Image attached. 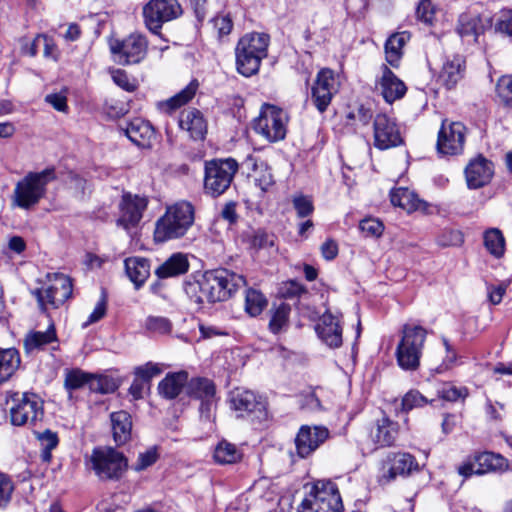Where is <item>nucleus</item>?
Instances as JSON below:
<instances>
[{"label": "nucleus", "instance_id": "1", "mask_svg": "<svg viewBox=\"0 0 512 512\" xmlns=\"http://www.w3.org/2000/svg\"><path fill=\"white\" fill-rule=\"evenodd\" d=\"M245 285L246 280L242 275L227 269H216L205 272L199 282L190 285V289H199L197 303L205 301L214 303L226 300L232 293Z\"/></svg>", "mask_w": 512, "mask_h": 512}, {"label": "nucleus", "instance_id": "2", "mask_svg": "<svg viewBox=\"0 0 512 512\" xmlns=\"http://www.w3.org/2000/svg\"><path fill=\"white\" fill-rule=\"evenodd\" d=\"M195 220L194 206L188 201H178L166 208L155 224L154 240L164 243L184 237Z\"/></svg>", "mask_w": 512, "mask_h": 512}, {"label": "nucleus", "instance_id": "3", "mask_svg": "<svg viewBox=\"0 0 512 512\" xmlns=\"http://www.w3.org/2000/svg\"><path fill=\"white\" fill-rule=\"evenodd\" d=\"M270 37L265 33H248L241 37L235 48L236 66L240 74L250 77L259 71L261 61L267 57Z\"/></svg>", "mask_w": 512, "mask_h": 512}, {"label": "nucleus", "instance_id": "4", "mask_svg": "<svg viewBox=\"0 0 512 512\" xmlns=\"http://www.w3.org/2000/svg\"><path fill=\"white\" fill-rule=\"evenodd\" d=\"M56 180L53 167L42 171L29 172L15 185L12 202L15 206L28 210L39 203L47 192V185Z\"/></svg>", "mask_w": 512, "mask_h": 512}, {"label": "nucleus", "instance_id": "5", "mask_svg": "<svg viewBox=\"0 0 512 512\" xmlns=\"http://www.w3.org/2000/svg\"><path fill=\"white\" fill-rule=\"evenodd\" d=\"M401 334L396 348L397 363L404 370L415 371L420 365L427 331L420 325L405 324Z\"/></svg>", "mask_w": 512, "mask_h": 512}, {"label": "nucleus", "instance_id": "6", "mask_svg": "<svg viewBox=\"0 0 512 512\" xmlns=\"http://www.w3.org/2000/svg\"><path fill=\"white\" fill-rule=\"evenodd\" d=\"M86 466L101 480H118L128 467L125 456L112 447H96L86 458Z\"/></svg>", "mask_w": 512, "mask_h": 512}, {"label": "nucleus", "instance_id": "7", "mask_svg": "<svg viewBox=\"0 0 512 512\" xmlns=\"http://www.w3.org/2000/svg\"><path fill=\"white\" fill-rule=\"evenodd\" d=\"M340 493L332 481H317L296 512H342Z\"/></svg>", "mask_w": 512, "mask_h": 512}, {"label": "nucleus", "instance_id": "8", "mask_svg": "<svg viewBox=\"0 0 512 512\" xmlns=\"http://www.w3.org/2000/svg\"><path fill=\"white\" fill-rule=\"evenodd\" d=\"M238 168V163L232 158L207 161L204 169L205 193L212 197L222 195L230 187Z\"/></svg>", "mask_w": 512, "mask_h": 512}, {"label": "nucleus", "instance_id": "9", "mask_svg": "<svg viewBox=\"0 0 512 512\" xmlns=\"http://www.w3.org/2000/svg\"><path fill=\"white\" fill-rule=\"evenodd\" d=\"M9 413L14 426H35L43 419V402L34 393H15L11 398Z\"/></svg>", "mask_w": 512, "mask_h": 512}, {"label": "nucleus", "instance_id": "10", "mask_svg": "<svg viewBox=\"0 0 512 512\" xmlns=\"http://www.w3.org/2000/svg\"><path fill=\"white\" fill-rule=\"evenodd\" d=\"M287 122L288 115L283 109L264 104L254 121V130L268 141L276 142L285 138Z\"/></svg>", "mask_w": 512, "mask_h": 512}, {"label": "nucleus", "instance_id": "11", "mask_svg": "<svg viewBox=\"0 0 512 512\" xmlns=\"http://www.w3.org/2000/svg\"><path fill=\"white\" fill-rule=\"evenodd\" d=\"M230 408L238 418L263 421L267 418L266 403L253 391L235 388L229 393Z\"/></svg>", "mask_w": 512, "mask_h": 512}, {"label": "nucleus", "instance_id": "12", "mask_svg": "<svg viewBox=\"0 0 512 512\" xmlns=\"http://www.w3.org/2000/svg\"><path fill=\"white\" fill-rule=\"evenodd\" d=\"M142 14L147 29L158 34L164 23L181 16L182 7L177 0H150L143 6Z\"/></svg>", "mask_w": 512, "mask_h": 512}, {"label": "nucleus", "instance_id": "13", "mask_svg": "<svg viewBox=\"0 0 512 512\" xmlns=\"http://www.w3.org/2000/svg\"><path fill=\"white\" fill-rule=\"evenodd\" d=\"M109 47L119 64H138L146 57L148 41L144 35L132 33L122 40H111Z\"/></svg>", "mask_w": 512, "mask_h": 512}, {"label": "nucleus", "instance_id": "14", "mask_svg": "<svg viewBox=\"0 0 512 512\" xmlns=\"http://www.w3.org/2000/svg\"><path fill=\"white\" fill-rule=\"evenodd\" d=\"M48 284L42 289H37L34 295L42 309L47 305L57 308L71 297L73 285L70 277L55 273L48 276Z\"/></svg>", "mask_w": 512, "mask_h": 512}, {"label": "nucleus", "instance_id": "15", "mask_svg": "<svg viewBox=\"0 0 512 512\" xmlns=\"http://www.w3.org/2000/svg\"><path fill=\"white\" fill-rule=\"evenodd\" d=\"M507 469L508 460L505 457L498 453L484 451L469 457L458 467V473L463 477H470Z\"/></svg>", "mask_w": 512, "mask_h": 512}, {"label": "nucleus", "instance_id": "16", "mask_svg": "<svg viewBox=\"0 0 512 512\" xmlns=\"http://www.w3.org/2000/svg\"><path fill=\"white\" fill-rule=\"evenodd\" d=\"M418 469L419 465L413 455L406 452H389L382 460L378 481L385 485L398 476L406 477Z\"/></svg>", "mask_w": 512, "mask_h": 512}, {"label": "nucleus", "instance_id": "17", "mask_svg": "<svg viewBox=\"0 0 512 512\" xmlns=\"http://www.w3.org/2000/svg\"><path fill=\"white\" fill-rule=\"evenodd\" d=\"M340 76L329 68L321 69L312 86V101L319 112L326 111L340 88Z\"/></svg>", "mask_w": 512, "mask_h": 512}, {"label": "nucleus", "instance_id": "18", "mask_svg": "<svg viewBox=\"0 0 512 512\" xmlns=\"http://www.w3.org/2000/svg\"><path fill=\"white\" fill-rule=\"evenodd\" d=\"M466 132L467 129L461 122L443 120L438 132L437 151L443 155H458L462 153Z\"/></svg>", "mask_w": 512, "mask_h": 512}, {"label": "nucleus", "instance_id": "19", "mask_svg": "<svg viewBox=\"0 0 512 512\" xmlns=\"http://www.w3.org/2000/svg\"><path fill=\"white\" fill-rule=\"evenodd\" d=\"M147 206V197L124 193L119 204L118 226L123 227L127 231L136 227L140 223Z\"/></svg>", "mask_w": 512, "mask_h": 512}, {"label": "nucleus", "instance_id": "20", "mask_svg": "<svg viewBox=\"0 0 512 512\" xmlns=\"http://www.w3.org/2000/svg\"><path fill=\"white\" fill-rule=\"evenodd\" d=\"M374 145L380 150L396 147L403 142L395 119L387 114H377L374 119Z\"/></svg>", "mask_w": 512, "mask_h": 512}, {"label": "nucleus", "instance_id": "21", "mask_svg": "<svg viewBox=\"0 0 512 512\" xmlns=\"http://www.w3.org/2000/svg\"><path fill=\"white\" fill-rule=\"evenodd\" d=\"M328 436L329 431L323 426H302L295 438L298 456L305 458L311 455L327 440Z\"/></svg>", "mask_w": 512, "mask_h": 512}, {"label": "nucleus", "instance_id": "22", "mask_svg": "<svg viewBox=\"0 0 512 512\" xmlns=\"http://www.w3.org/2000/svg\"><path fill=\"white\" fill-rule=\"evenodd\" d=\"M464 173L468 188L479 189L490 183L494 175V165L482 155H478L469 161Z\"/></svg>", "mask_w": 512, "mask_h": 512}, {"label": "nucleus", "instance_id": "23", "mask_svg": "<svg viewBox=\"0 0 512 512\" xmlns=\"http://www.w3.org/2000/svg\"><path fill=\"white\" fill-rule=\"evenodd\" d=\"M341 315L333 314L327 310L316 324L318 337L330 348H339L342 345Z\"/></svg>", "mask_w": 512, "mask_h": 512}, {"label": "nucleus", "instance_id": "24", "mask_svg": "<svg viewBox=\"0 0 512 512\" xmlns=\"http://www.w3.org/2000/svg\"><path fill=\"white\" fill-rule=\"evenodd\" d=\"M376 87L389 104L403 98L407 91L405 83L386 64L381 66Z\"/></svg>", "mask_w": 512, "mask_h": 512}, {"label": "nucleus", "instance_id": "25", "mask_svg": "<svg viewBox=\"0 0 512 512\" xmlns=\"http://www.w3.org/2000/svg\"><path fill=\"white\" fill-rule=\"evenodd\" d=\"M186 393L201 401L200 413L209 417L212 406L215 404V385L207 378H193L187 381Z\"/></svg>", "mask_w": 512, "mask_h": 512}, {"label": "nucleus", "instance_id": "26", "mask_svg": "<svg viewBox=\"0 0 512 512\" xmlns=\"http://www.w3.org/2000/svg\"><path fill=\"white\" fill-rule=\"evenodd\" d=\"M179 127L194 140H202L207 132V122L202 112L195 108L181 111Z\"/></svg>", "mask_w": 512, "mask_h": 512}, {"label": "nucleus", "instance_id": "27", "mask_svg": "<svg viewBox=\"0 0 512 512\" xmlns=\"http://www.w3.org/2000/svg\"><path fill=\"white\" fill-rule=\"evenodd\" d=\"M121 129L131 142L141 148L150 147L152 140L155 138L154 128L142 118H134Z\"/></svg>", "mask_w": 512, "mask_h": 512}, {"label": "nucleus", "instance_id": "28", "mask_svg": "<svg viewBox=\"0 0 512 512\" xmlns=\"http://www.w3.org/2000/svg\"><path fill=\"white\" fill-rule=\"evenodd\" d=\"M464 64L465 61L460 55L448 57L439 72V81L448 89L455 87V85L463 78L465 69Z\"/></svg>", "mask_w": 512, "mask_h": 512}, {"label": "nucleus", "instance_id": "29", "mask_svg": "<svg viewBox=\"0 0 512 512\" xmlns=\"http://www.w3.org/2000/svg\"><path fill=\"white\" fill-rule=\"evenodd\" d=\"M57 334L54 324H50L46 331H31L29 332L24 340V350L27 354H33L44 348V346L57 342Z\"/></svg>", "mask_w": 512, "mask_h": 512}, {"label": "nucleus", "instance_id": "30", "mask_svg": "<svg viewBox=\"0 0 512 512\" xmlns=\"http://www.w3.org/2000/svg\"><path fill=\"white\" fill-rule=\"evenodd\" d=\"M490 20L488 17L480 15H461L459 18L458 32L464 36H472L474 41H477L485 29L489 26Z\"/></svg>", "mask_w": 512, "mask_h": 512}, {"label": "nucleus", "instance_id": "31", "mask_svg": "<svg viewBox=\"0 0 512 512\" xmlns=\"http://www.w3.org/2000/svg\"><path fill=\"white\" fill-rule=\"evenodd\" d=\"M398 435V424L387 417H382L376 423L371 436L373 441L380 446H391Z\"/></svg>", "mask_w": 512, "mask_h": 512}, {"label": "nucleus", "instance_id": "32", "mask_svg": "<svg viewBox=\"0 0 512 512\" xmlns=\"http://www.w3.org/2000/svg\"><path fill=\"white\" fill-rule=\"evenodd\" d=\"M188 374L185 371L167 374L159 383L158 391L166 399H174L187 385Z\"/></svg>", "mask_w": 512, "mask_h": 512}, {"label": "nucleus", "instance_id": "33", "mask_svg": "<svg viewBox=\"0 0 512 512\" xmlns=\"http://www.w3.org/2000/svg\"><path fill=\"white\" fill-rule=\"evenodd\" d=\"M188 268L187 256L183 253H174L156 269L155 274L159 278L175 277L186 273Z\"/></svg>", "mask_w": 512, "mask_h": 512}, {"label": "nucleus", "instance_id": "34", "mask_svg": "<svg viewBox=\"0 0 512 512\" xmlns=\"http://www.w3.org/2000/svg\"><path fill=\"white\" fill-rule=\"evenodd\" d=\"M113 438L117 444H124L131 436L132 420L126 411L113 412L110 415Z\"/></svg>", "mask_w": 512, "mask_h": 512}, {"label": "nucleus", "instance_id": "35", "mask_svg": "<svg viewBox=\"0 0 512 512\" xmlns=\"http://www.w3.org/2000/svg\"><path fill=\"white\" fill-rule=\"evenodd\" d=\"M409 39L405 32L391 35L385 43V60L393 68H398L403 55V47Z\"/></svg>", "mask_w": 512, "mask_h": 512}, {"label": "nucleus", "instance_id": "36", "mask_svg": "<svg viewBox=\"0 0 512 512\" xmlns=\"http://www.w3.org/2000/svg\"><path fill=\"white\" fill-rule=\"evenodd\" d=\"M390 199L394 206L400 207L407 213H412L423 208V202L413 191L407 188L401 187L392 190Z\"/></svg>", "mask_w": 512, "mask_h": 512}, {"label": "nucleus", "instance_id": "37", "mask_svg": "<svg viewBox=\"0 0 512 512\" xmlns=\"http://www.w3.org/2000/svg\"><path fill=\"white\" fill-rule=\"evenodd\" d=\"M125 270L129 279L138 288L150 275V265L147 259L130 257L125 260Z\"/></svg>", "mask_w": 512, "mask_h": 512}, {"label": "nucleus", "instance_id": "38", "mask_svg": "<svg viewBox=\"0 0 512 512\" xmlns=\"http://www.w3.org/2000/svg\"><path fill=\"white\" fill-rule=\"evenodd\" d=\"M19 366L20 355L15 348L0 349V384L7 381Z\"/></svg>", "mask_w": 512, "mask_h": 512}, {"label": "nucleus", "instance_id": "39", "mask_svg": "<svg viewBox=\"0 0 512 512\" xmlns=\"http://www.w3.org/2000/svg\"><path fill=\"white\" fill-rule=\"evenodd\" d=\"M242 451L234 444L221 441L214 450V459L219 464H234L242 459Z\"/></svg>", "mask_w": 512, "mask_h": 512}, {"label": "nucleus", "instance_id": "40", "mask_svg": "<svg viewBox=\"0 0 512 512\" xmlns=\"http://www.w3.org/2000/svg\"><path fill=\"white\" fill-rule=\"evenodd\" d=\"M484 246L488 252L496 258H500L505 252V238L498 228H490L484 233Z\"/></svg>", "mask_w": 512, "mask_h": 512}, {"label": "nucleus", "instance_id": "41", "mask_svg": "<svg viewBox=\"0 0 512 512\" xmlns=\"http://www.w3.org/2000/svg\"><path fill=\"white\" fill-rule=\"evenodd\" d=\"M496 102L505 109H512V74L501 76L495 86Z\"/></svg>", "mask_w": 512, "mask_h": 512}, {"label": "nucleus", "instance_id": "42", "mask_svg": "<svg viewBox=\"0 0 512 512\" xmlns=\"http://www.w3.org/2000/svg\"><path fill=\"white\" fill-rule=\"evenodd\" d=\"M266 297L256 289H248L245 295V311L252 317L262 313L267 306Z\"/></svg>", "mask_w": 512, "mask_h": 512}, {"label": "nucleus", "instance_id": "43", "mask_svg": "<svg viewBox=\"0 0 512 512\" xmlns=\"http://www.w3.org/2000/svg\"><path fill=\"white\" fill-rule=\"evenodd\" d=\"M198 88H199L198 81L192 80L180 92H178L177 94L172 96L170 99H168L165 103V106L170 110L180 108L181 106L187 104L189 101H191L194 98Z\"/></svg>", "mask_w": 512, "mask_h": 512}, {"label": "nucleus", "instance_id": "44", "mask_svg": "<svg viewBox=\"0 0 512 512\" xmlns=\"http://www.w3.org/2000/svg\"><path fill=\"white\" fill-rule=\"evenodd\" d=\"M271 319L269 321V329L274 334L282 331L288 324V318L290 314V306L282 303L274 310L271 311Z\"/></svg>", "mask_w": 512, "mask_h": 512}, {"label": "nucleus", "instance_id": "45", "mask_svg": "<svg viewBox=\"0 0 512 512\" xmlns=\"http://www.w3.org/2000/svg\"><path fill=\"white\" fill-rule=\"evenodd\" d=\"M275 241L276 236L274 234L267 233L264 230L254 231L248 239L250 248L267 251H270L275 247Z\"/></svg>", "mask_w": 512, "mask_h": 512}, {"label": "nucleus", "instance_id": "46", "mask_svg": "<svg viewBox=\"0 0 512 512\" xmlns=\"http://www.w3.org/2000/svg\"><path fill=\"white\" fill-rule=\"evenodd\" d=\"M254 181L262 192L268 191L273 186L274 178L271 169L265 163L255 165Z\"/></svg>", "mask_w": 512, "mask_h": 512}, {"label": "nucleus", "instance_id": "47", "mask_svg": "<svg viewBox=\"0 0 512 512\" xmlns=\"http://www.w3.org/2000/svg\"><path fill=\"white\" fill-rule=\"evenodd\" d=\"M37 439L40 441V444L43 448V458L44 460H49L51 458V451L55 449L58 445V436L55 432L51 430H45L44 432H36Z\"/></svg>", "mask_w": 512, "mask_h": 512}, {"label": "nucleus", "instance_id": "48", "mask_svg": "<svg viewBox=\"0 0 512 512\" xmlns=\"http://www.w3.org/2000/svg\"><path fill=\"white\" fill-rule=\"evenodd\" d=\"M438 396L447 401H457L467 396V389L456 387L451 383H443L437 390Z\"/></svg>", "mask_w": 512, "mask_h": 512}, {"label": "nucleus", "instance_id": "49", "mask_svg": "<svg viewBox=\"0 0 512 512\" xmlns=\"http://www.w3.org/2000/svg\"><path fill=\"white\" fill-rule=\"evenodd\" d=\"M14 489L11 477L0 472V508H5L10 503Z\"/></svg>", "mask_w": 512, "mask_h": 512}, {"label": "nucleus", "instance_id": "50", "mask_svg": "<svg viewBox=\"0 0 512 512\" xmlns=\"http://www.w3.org/2000/svg\"><path fill=\"white\" fill-rule=\"evenodd\" d=\"M145 327L148 331L156 334H167L171 331V322L161 316H149L145 321Z\"/></svg>", "mask_w": 512, "mask_h": 512}, {"label": "nucleus", "instance_id": "51", "mask_svg": "<svg viewBox=\"0 0 512 512\" xmlns=\"http://www.w3.org/2000/svg\"><path fill=\"white\" fill-rule=\"evenodd\" d=\"M436 241L442 247L458 246L463 242V234L458 230L445 229L437 236Z\"/></svg>", "mask_w": 512, "mask_h": 512}, {"label": "nucleus", "instance_id": "52", "mask_svg": "<svg viewBox=\"0 0 512 512\" xmlns=\"http://www.w3.org/2000/svg\"><path fill=\"white\" fill-rule=\"evenodd\" d=\"M91 376L81 372L80 370H73L66 375L65 387L68 390H76L85 384L90 385Z\"/></svg>", "mask_w": 512, "mask_h": 512}, {"label": "nucleus", "instance_id": "53", "mask_svg": "<svg viewBox=\"0 0 512 512\" xmlns=\"http://www.w3.org/2000/svg\"><path fill=\"white\" fill-rule=\"evenodd\" d=\"M114 83L125 91L133 92L137 88L135 79H131L126 71L116 69L111 72Z\"/></svg>", "mask_w": 512, "mask_h": 512}, {"label": "nucleus", "instance_id": "54", "mask_svg": "<svg viewBox=\"0 0 512 512\" xmlns=\"http://www.w3.org/2000/svg\"><path fill=\"white\" fill-rule=\"evenodd\" d=\"M90 389L101 394L112 393L116 390V383L108 377H92L90 379Z\"/></svg>", "mask_w": 512, "mask_h": 512}, {"label": "nucleus", "instance_id": "55", "mask_svg": "<svg viewBox=\"0 0 512 512\" xmlns=\"http://www.w3.org/2000/svg\"><path fill=\"white\" fill-rule=\"evenodd\" d=\"M360 230L369 237H380L384 231V225L375 218H366L359 224Z\"/></svg>", "mask_w": 512, "mask_h": 512}, {"label": "nucleus", "instance_id": "56", "mask_svg": "<svg viewBox=\"0 0 512 512\" xmlns=\"http://www.w3.org/2000/svg\"><path fill=\"white\" fill-rule=\"evenodd\" d=\"M161 372L162 369L160 368V366L152 362H148L144 365L135 368L136 377L147 384L153 377L161 374Z\"/></svg>", "mask_w": 512, "mask_h": 512}, {"label": "nucleus", "instance_id": "57", "mask_svg": "<svg viewBox=\"0 0 512 512\" xmlns=\"http://www.w3.org/2000/svg\"><path fill=\"white\" fill-rule=\"evenodd\" d=\"M428 403L426 397H424L419 391L411 390L405 394L402 399V406L404 410H411L415 407H423Z\"/></svg>", "mask_w": 512, "mask_h": 512}, {"label": "nucleus", "instance_id": "58", "mask_svg": "<svg viewBox=\"0 0 512 512\" xmlns=\"http://www.w3.org/2000/svg\"><path fill=\"white\" fill-rule=\"evenodd\" d=\"M416 14L420 21L431 25L435 17V8L431 0H421L417 7Z\"/></svg>", "mask_w": 512, "mask_h": 512}, {"label": "nucleus", "instance_id": "59", "mask_svg": "<svg viewBox=\"0 0 512 512\" xmlns=\"http://www.w3.org/2000/svg\"><path fill=\"white\" fill-rule=\"evenodd\" d=\"M292 202L298 217H307L314 210L312 200L307 196H295Z\"/></svg>", "mask_w": 512, "mask_h": 512}, {"label": "nucleus", "instance_id": "60", "mask_svg": "<svg viewBox=\"0 0 512 512\" xmlns=\"http://www.w3.org/2000/svg\"><path fill=\"white\" fill-rule=\"evenodd\" d=\"M496 31L512 37V10H502L496 20Z\"/></svg>", "mask_w": 512, "mask_h": 512}, {"label": "nucleus", "instance_id": "61", "mask_svg": "<svg viewBox=\"0 0 512 512\" xmlns=\"http://www.w3.org/2000/svg\"><path fill=\"white\" fill-rule=\"evenodd\" d=\"M107 311V301L105 296H102L95 305L92 313L88 316V319L82 324V328H86L91 324H94L101 320Z\"/></svg>", "mask_w": 512, "mask_h": 512}, {"label": "nucleus", "instance_id": "62", "mask_svg": "<svg viewBox=\"0 0 512 512\" xmlns=\"http://www.w3.org/2000/svg\"><path fill=\"white\" fill-rule=\"evenodd\" d=\"M213 27L217 30L218 36L223 37L232 31L233 22L228 14L218 15L212 20Z\"/></svg>", "mask_w": 512, "mask_h": 512}, {"label": "nucleus", "instance_id": "63", "mask_svg": "<svg viewBox=\"0 0 512 512\" xmlns=\"http://www.w3.org/2000/svg\"><path fill=\"white\" fill-rule=\"evenodd\" d=\"M157 457V452L154 448H150L147 451L140 453L137 462L134 464V470H145L156 462Z\"/></svg>", "mask_w": 512, "mask_h": 512}, {"label": "nucleus", "instance_id": "64", "mask_svg": "<svg viewBox=\"0 0 512 512\" xmlns=\"http://www.w3.org/2000/svg\"><path fill=\"white\" fill-rule=\"evenodd\" d=\"M509 281L502 282L497 286L488 285L487 286V294L489 302L493 305H498L501 303L503 296L506 293V290L509 286Z\"/></svg>", "mask_w": 512, "mask_h": 512}]
</instances>
